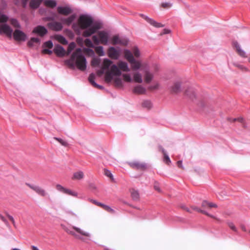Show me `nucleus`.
Instances as JSON below:
<instances>
[{"mask_svg": "<svg viewBox=\"0 0 250 250\" xmlns=\"http://www.w3.org/2000/svg\"><path fill=\"white\" fill-rule=\"evenodd\" d=\"M164 161L165 162V163L167 164H169V163H170L171 161H170L169 157L168 155V154L167 153H165L164 154Z\"/></svg>", "mask_w": 250, "mask_h": 250, "instance_id": "nucleus-47", "label": "nucleus"}, {"mask_svg": "<svg viewBox=\"0 0 250 250\" xmlns=\"http://www.w3.org/2000/svg\"><path fill=\"white\" fill-rule=\"evenodd\" d=\"M139 15L148 23L155 27L159 28L163 27L164 26V25L162 23L157 22L153 19L149 18L147 16H146L143 14H140Z\"/></svg>", "mask_w": 250, "mask_h": 250, "instance_id": "nucleus-8", "label": "nucleus"}, {"mask_svg": "<svg viewBox=\"0 0 250 250\" xmlns=\"http://www.w3.org/2000/svg\"><path fill=\"white\" fill-rule=\"evenodd\" d=\"M56 39L59 42L63 44H67L68 41L66 39V38L62 35H58L56 36Z\"/></svg>", "mask_w": 250, "mask_h": 250, "instance_id": "nucleus-29", "label": "nucleus"}, {"mask_svg": "<svg viewBox=\"0 0 250 250\" xmlns=\"http://www.w3.org/2000/svg\"><path fill=\"white\" fill-rule=\"evenodd\" d=\"M11 24L17 28H21V24L18 20L15 18H12L10 20Z\"/></svg>", "mask_w": 250, "mask_h": 250, "instance_id": "nucleus-35", "label": "nucleus"}, {"mask_svg": "<svg viewBox=\"0 0 250 250\" xmlns=\"http://www.w3.org/2000/svg\"><path fill=\"white\" fill-rule=\"evenodd\" d=\"M14 39L17 41L24 42L27 39V35L20 29H16L13 33Z\"/></svg>", "mask_w": 250, "mask_h": 250, "instance_id": "nucleus-7", "label": "nucleus"}, {"mask_svg": "<svg viewBox=\"0 0 250 250\" xmlns=\"http://www.w3.org/2000/svg\"><path fill=\"white\" fill-rule=\"evenodd\" d=\"M228 226L234 232H235L237 234H238V230L234 224L231 222H228L227 223Z\"/></svg>", "mask_w": 250, "mask_h": 250, "instance_id": "nucleus-40", "label": "nucleus"}, {"mask_svg": "<svg viewBox=\"0 0 250 250\" xmlns=\"http://www.w3.org/2000/svg\"><path fill=\"white\" fill-rule=\"evenodd\" d=\"M121 50L119 47L117 48L113 46H110L107 50V54L109 58L117 60L120 57Z\"/></svg>", "mask_w": 250, "mask_h": 250, "instance_id": "nucleus-6", "label": "nucleus"}, {"mask_svg": "<svg viewBox=\"0 0 250 250\" xmlns=\"http://www.w3.org/2000/svg\"><path fill=\"white\" fill-rule=\"evenodd\" d=\"M87 200L98 206L101 207L102 208L103 206H104L103 203L99 202L96 200L91 199V198H88Z\"/></svg>", "mask_w": 250, "mask_h": 250, "instance_id": "nucleus-39", "label": "nucleus"}, {"mask_svg": "<svg viewBox=\"0 0 250 250\" xmlns=\"http://www.w3.org/2000/svg\"><path fill=\"white\" fill-rule=\"evenodd\" d=\"M170 92L172 94H178L181 91V83L176 81L173 83V85L169 88Z\"/></svg>", "mask_w": 250, "mask_h": 250, "instance_id": "nucleus-15", "label": "nucleus"}, {"mask_svg": "<svg viewBox=\"0 0 250 250\" xmlns=\"http://www.w3.org/2000/svg\"><path fill=\"white\" fill-rule=\"evenodd\" d=\"M122 76L126 82H131L132 81V79L129 74H124Z\"/></svg>", "mask_w": 250, "mask_h": 250, "instance_id": "nucleus-41", "label": "nucleus"}, {"mask_svg": "<svg viewBox=\"0 0 250 250\" xmlns=\"http://www.w3.org/2000/svg\"><path fill=\"white\" fill-rule=\"evenodd\" d=\"M170 32H171L170 30H169L168 29L165 28V29H163L162 33L163 34H167L170 33Z\"/></svg>", "mask_w": 250, "mask_h": 250, "instance_id": "nucleus-63", "label": "nucleus"}, {"mask_svg": "<svg viewBox=\"0 0 250 250\" xmlns=\"http://www.w3.org/2000/svg\"><path fill=\"white\" fill-rule=\"evenodd\" d=\"M133 79L134 81L136 83H142L143 82L142 75L139 72L135 73L134 74Z\"/></svg>", "mask_w": 250, "mask_h": 250, "instance_id": "nucleus-31", "label": "nucleus"}, {"mask_svg": "<svg viewBox=\"0 0 250 250\" xmlns=\"http://www.w3.org/2000/svg\"><path fill=\"white\" fill-rule=\"evenodd\" d=\"M133 92L134 93L143 94L146 93V89L141 85H138L134 87Z\"/></svg>", "mask_w": 250, "mask_h": 250, "instance_id": "nucleus-24", "label": "nucleus"}, {"mask_svg": "<svg viewBox=\"0 0 250 250\" xmlns=\"http://www.w3.org/2000/svg\"><path fill=\"white\" fill-rule=\"evenodd\" d=\"M154 189L156 190H157L158 192H160L161 191V189L159 187V185H158V183H155L154 185Z\"/></svg>", "mask_w": 250, "mask_h": 250, "instance_id": "nucleus-60", "label": "nucleus"}, {"mask_svg": "<svg viewBox=\"0 0 250 250\" xmlns=\"http://www.w3.org/2000/svg\"><path fill=\"white\" fill-rule=\"evenodd\" d=\"M128 43V40L125 39V40H122L121 39V43H120L121 45H127Z\"/></svg>", "mask_w": 250, "mask_h": 250, "instance_id": "nucleus-57", "label": "nucleus"}, {"mask_svg": "<svg viewBox=\"0 0 250 250\" xmlns=\"http://www.w3.org/2000/svg\"><path fill=\"white\" fill-rule=\"evenodd\" d=\"M77 15L75 13L72 14L67 18H62L61 20L62 23L70 25L73 23L74 21L76 20Z\"/></svg>", "mask_w": 250, "mask_h": 250, "instance_id": "nucleus-16", "label": "nucleus"}, {"mask_svg": "<svg viewBox=\"0 0 250 250\" xmlns=\"http://www.w3.org/2000/svg\"><path fill=\"white\" fill-rule=\"evenodd\" d=\"M102 208L104 210H105L106 211H107L108 212H111V213L115 212V210L113 209H112V208H111L110 207H109V206L106 205L104 204V206H103Z\"/></svg>", "mask_w": 250, "mask_h": 250, "instance_id": "nucleus-43", "label": "nucleus"}, {"mask_svg": "<svg viewBox=\"0 0 250 250\" xmlns=\"http://www.w3.org/2000/svg\"><path fill=\"white\" fill-rule=\"evenodd\" d=\"M86 51H87V53L90 56H94L95 53L92 49L88 48L86 49Z\"/></svg>", "mask_w": 250, "mask_h": 250, "instance_id": "nucleus-52", "label": "nucleus"}, {"mask_svg": "<svg viewBox=\"0 0 250 250\" xmlns=\"http://www.w3.org/2000/svg\"><path fill=\"white\" fill-rule=\"evenodd\" d=\"M56 15L54 12H51V15L44 18V20L46 21H54Z\"/></svg>", "mask_w": 250, "mask_h": 250, "instance_id": "nucleus-36", "label": "nucleus"}, {"mask_svg": "<svg viewBox=\"0 0 250 250\" xmlns=\"http://www.w3.org/2000/svg\"><path fill=\"white\" fill-rule=\"evenodd\" d=\"M185 94L192 101L196 99V94L194 89L191 87H189L185 91Z\"/></svg>", "mask_w": 250, "mask_h": 250, "instance_id": "nucleus-19", "label": "nucleus"}, {"mask_svg": "<svg viewBox=\"0 0 250 250\" xmlns=\"http://www.w3.org/2000/svg\"><path fill=\"white\" fill-rule=\"evenodd\" d=\"M100 63V60L98 59H94L92 61V64L93 65H98Z\"/></svg>", "mask_w": 250, "mask_h": 250, "instance_id": "nucleus-53", "label": "nucleus"}, {"mask_svg": "<svg viewBox=\"0 0 250 250\" xmlns=\"http://www.w3.org/2000/svg\"><path fill=\"white\" fill-rule=\"evenodd\" d=\"M80 24H72V28L78 34L82 33L84 37H89L98 30L103 28V22L100 20H95L91 16L81 14L79 17Z\"/></svg>", "mask_w": 250, "mask_h": 250, "instance_id": "nucleus-1", "label": "nucleus"}, {"mask_svg": "<svg viewBox=\"0 0 250 250\" xmlns=\"http://www.w3.org/2000/svg\"><path fill=\"white\" fill-rule=\"evenodd\" d=\"M26 185L38 194L42 196H45L46 195V193L45 190L39 186L29 183H26Z\"/></svg>", "mask_w": 250, "mask_h": 250, "instance_id": "nucleus-13", "label": "nucleus"}, {"mask_svg": "<svg viewBox=\"0 0 250 250\" xmlns=\"http://www.w3.org/2000/svg\"><path fill=\"white\" fill-rule=\"evenodd\" d=\"M96 33V32L95 33ZM98 36L97 35H93L92 37L93 42L96 44H99L100 42L104 45H107L109 43L110 40V34L108 31H97Z\"/></svg>", "mask_w": 250, "mask_h": 250, "instance_id": "nucleus-5", "label": "nucleus"}, {"mask_svg": "<svg viewBox=\"0 0 250 250\" xmlns=\"http://www.w3.org/2000/svg\"><path fill=\"white\" fill-rule=\"evenodd\" d=\"M104 175L108 177H109L110 178V179L113 180L114 179L113 178V174H112V173L111 172V171L109 170H107V169H105L104 170Z\"/></svg>", "mask_w": 250, "mask_h": 250, "instance_id": "nucleus-45", "label": "nucleus"}, {"mask_svg": "<svg viewBox=\"0 0 250 250\" xmlns=\"http://www.w3.org/2000/svg\"><path fill=\"white\" fill-rule=\"evenodd\" d=\"M41 40L39 38L36 37H31L27 42V45L29 47H32L34 43H40Z\"/></svg>", "mask_w": 250, "mask_h": 250, "instance_id": "nucleus-28", "label": "nucleus"}, {"mask_svg": "<svg viewBox=\"0 0 250 250\" xmlns=\"http://www.w3.org/2000/svg\"><path fill=\"white\" fill-rule=\"evenodd\" d=\"M130 166L137 169H144L146 166L145 163H140L138 162H131L130 163Z\"/></svg>", "mask_w": 250, "mask_h": 250, "instance_id": "nucleus-23", "label": "nucleus"}, {"mask_svg": "<svg viewBox=\"0 0 250 250\" xmlns=\"http://www.w3.org/2000/svg\"><path fill=\"white\" fill-rule=\"evenodd\" d=\"M129 62L131 64V68L133 70H138L140 69L142 65L141 62L140 61L136 60L135 58L131 61Z\"/></svg>", "mask_w": 250, "mask_h": 250, "instance_id": "nucleus-22", "label": "nucleus"}, {"mask_svg": "<svg viewBox=\"0 0 250 250\" xmlns=\"http://www.w3.org/2000/svg\"><path fill=\"white\" fill-rule=\"evenodd\" d=\"M47 26L50 29L55 31H61L63 28L62 23L56 21H54L53 22L48 23Z\"/></svg>", "mask_w": 250, "mask_h": 250, "instance_id": "nucleus-12", "label": "nucleus"}, {"mask_svg": "<svg viewBox=\"0 0 250 250\" xmlns=\"http://www.w3.org/2000/svg\"><path fill=\"white\" fill-rule=\"evenodd\" d=\"M56 189L58 191L69 195L74 197H77L78 196L77 192L73 191L68 188H65L60 184H57L56 185Z\"/></svg>", "mask_w": 250, "mask_h": 250, "instance_id": "nucleus-11", "label": "nucleus"}, {"mask_svg": "<svg viewBox=\"0 0 250 250\" xmlns=\"http://www.w3.org/2000/svg\"><path fill=\"white\" fill-rule=\"evenodd\" d=\"M117 66L120 70L122 69L124 72H129L130 71L127 63L125 62L119 61Z\"/></svg>", "mask_w": 250, "mask_h": 250, "instance_id": "nucleus-21", "label": "nucleus"}, {"mask_svg": "<svg viewBox=\"0 0 250 250\" xmlns=\"http://www.w3.org/2000/svg\"><path fill=\"white\" fill-rule=\"evenodd\" d=\"M124 53L125 58L128 61V62L131 61L134 59L133 54L130 50L125 49L124 51Z\"/></svg>", "mask_w": 250, "mask_h": 250, "instance_id": "nucleus-25", "label": "nucleus"}, {"mask_svg": "<svg viewBox=\"0 0 250 250\" xmlns=\"http://www.w3.org/2000/svg\"><path fill=\"white\" fill-rule=\"evenodd\" d=\"M200 212L203 213V214H205V215H207L208 216L211 217L212 218H215V217L213 215L209 214L208 212H207L205 210L201 209V211H200Z\"/></svg>", "mask_w": 250, "mask_h": 250, "instance_id": "nucleus-56", "label": "nucleus"}, {"mask_svg": "<svg viewBox=\"0 0 250 250\" xmlns=\"http://www.w3.org/2000/svg\"><path fill=\"white\" fill-rule=\"evenodd\" d=\"M73 229L76 230L77 232L79 233L80 234L87 236V237H90L91 236V234L89 232H85L82 230L81 229L79 228H78L75 226L73 227Z\"/></svg>", "mask_w": 250, "mask_h": 250, "instance_id": "nucleus-30", "label": "nucleus"}, {"mask_svg": "<svg viewBox=\"0 0 250 250\" xmlns=\"http://www.w3.org/2000/svg\"><path fill=\"white\" fill-rule=\"evenodd\" d=\"M54 53L59 57H63L65 54L64 48L59 44H55L53 49Z\"/></svg>", "mask_w": 250, "mask_h": 250, "instance_id": "nucleus-14", "label": "nucleus"}, {"mask_svg": "<svg viewBox=\"0 0 250 250\" xmlns=\"http://www.w3.org/2000/svg\"><path fill=\"white\" fill-rule=\"evenodd\" d=\"M90 188L94 193H96L97 188L95 185L93 184H91L89 186Z\"/></svg>", "mask_w": 250, "mask_h": 250, "instance_id": "nucleus-51", "label": "nucleus"}, {"mask_svg": "<svg viewBox=\"0 0 250 250\" xmlns=\"http://www.w3.org/2000/svg\"><path fill=\"white\" fill-rule=\"evenodd\" d=\"M102 73H105V79L107 82H110L113 80L116 85L120 86L122 85V81L120 78L122 71L109 59L105 58L104 60V67Z\"/></svg>", "mask_w": 250, "mask_h": 250, "instance_id": "nucleus-2", "label": "nucleus"}, {"mask_svg": "<svg viewBox=\"0 0 250 250\" xmlns=\"http://www.w3.org/2000/svg\"><path fill=\"white\" fill-rule=\"evenodd\" d=\"M67 65L72 69L77 67L84 71L86 68V60L81 48H78L72 54L70 58L65 61Z\"/></svg>", "mask_w": 250, "mask_h": 250, "instance_id": "nucleus-3", "label": "nucleus"}, {"mask_svg": "<svg viewBox=\"0 0 250 250\" xmlns=\"http://www.w3.org/2000/svg\"><path fill=\"white\" fill-rule=\"evenodd\" d=\"M181 208H182L183 209H184L186 210L187 211H188V212H190V213H191V212H191V209H189V208H188V207H186V206H185V205H182V206H181Z\"/></svg>", "mask_w": 250, "mask_h": 250, "instance_id": "nucleus-62", "label": "nucleus"}, {"mask_svg": "<svg viewBox=\"0 0 250 250\" xmlns=\"http://www.w3.org/2000/svg\"><path fill=\"white\" fill-rule=\"evenodd\" d=\"M0 219L1 220L6 224L8 223V221L1 214H0Z\"/></svg>", "mask_w": 250, "mask_h": 250, "instance_id": "nucleus-61", "label": "nucleus"}, {"mask_svg": "<svg viewBox=\"0 0 250 250\" xmlns=\"http://www.w3.org/2000/svg\"><path fill=\"white\" fill-rule=\"evenodd\" d=\"M68 47L70 50H73L76 47V43L74 42H71L69 43Z\"/></svg>", "mask_w": 250, "mask_h": 250, "instance_id": "nucleus-54", "label": "nucleus"}, {"mask_svg": "<svg viewBox=\"0 0 250 250\" xmlns=\"http://www.w3.org/2000/svg\"><path fill=\"white\" fill-rule=\"evenodd\" d=\"M133 56L136 58H138L140 56V52L138 47H135L133 50Z\"/></svg>", "mask_w": 250, "mask_h": 250, "instance_id": "nucleus-46", "label": "nucleus"}, {"mask_svg": "<svg viewBox=\"0 0 250 250\" xmlns=\"http://www.w3.org/2000/svg\"><path fill=\"white\" fill-rule=\"evenodd\" d=\"M142 106L144 107L149 109L152 107V103L149 100H145L143 102Z\"/></svg>", "mask_w": 250, "mask_h": 250, "instance_id": "nucleus-37", "label": "nucleus"}, {"mask_svg": "<svg viewBox=\"0 0 250 250\" xmlns=\"http://www.w3.org/2000/svg\"><path fill=\"white\" fill-rule=\"evenodd\" d=\"M172 4L170 2H163L161 4L162 6L164 8H169L172 6Z\"/></svg>", "mask_w": 250, "mask_h": 250, "instance_id": "nucleus-49", "label": "nucleus"}, {"mask_svg": "<svg viewBox=\"0 0 250 250\" xmlns=\"http://www.w3.org/2000/svg\"><path fill=\"white\" fill-rule=\"evenodd\" d=\"M97 54L100 56H104L105 52L104 50V47L102 46H98L95 48Z\"/></svg>", "mask_w": 250, "mask_h": 250, "instance_id": "nucleus-32", "label": "nucleus"}, {"mask_svg": "<svg viewBox=\"0 0 250 250\" xmlns=\"http://www.w3.org/2000/svg\"><path fill=\"white\" fill-rule=\"evenodd\" d=\"M66 231L68 233H69V234H70L75 236V237H76V238H78L79 239H81V240H83V238L82 237L79 236V235L76 234V233L74 231H73V230H70V229H66Z\"/></svg>", "mask_w": 250, "mask_h": 250, "instance_id": "nucleus-38", "label": "nucleus"}, {"mask_svg": "<svg viewBox=\"0 0 250 250\" xmlns=\"http://www.w3.org/2000/svg\"><path fill=\"white\" fill-rule=\"evenodd\" d=\"M54 139L56 140H57L62 145L66 146L68 145V143L61 138H57V137H54Z\"/></svg>", "mask_w": 250, "mask_h": 250, "instance_id": "nucleus-44", "label": "nucleus"}, {"mask_svg": "<svg viewBox=\"0 0 250 250\" xmlns=\"http://www.w3.org/2000/svg\"><path fill=\"white\" fill-rule=\"evenodd\" d=\"M131 196L132 199L134 201H137L139 199V194L138 191L135 190H132L131 191Z\"/></svg>", "mask_w": 250, "mask_h": 250, "instance_id": "nucleus-34", "label": "nucleus"}, {"mask_svg": "<svg viewBox=\"0 0 250 250\" xmlns=\"http://www.w3.org/2000/svg\"><path fill=\"white\" fill-rule=\"evenodd\" d=\"M233 46L236 48V50L239 55L243 58L246 57V53L245 51L242 50L239 43L237 42H234L233 43Z\"/></svg>", "mask_w": 250, "mask_h": 250, "instance_id": "nucleus-20", "label": "nucleus"}, {"mask_svg": "<svg viewBox=\"0 0 250 250\" xmlns=\"http://www.w3.org/2000/svg\"><path fill=\"white\" fill-rule=\"evenodd\" d=\"M43 2L46 6L52 8L55 7L57 5V2L55 0H44Z\"/></svg>", "mask_w": 250, "mask_h": 250, "instance_id": "nucleus-26", "label": "nucleus"}, {"mask_svg": "<svg viewBox=\"0 0 250 250\" xmlns=\"http://www.w3.org/2000/svg\"><path fill=\"white\" fill-rule=\"evenodd\" d=\"M83 173L81 171L75 172L73 174V178L78 180H81L83 179Z\"/></svg>", "mask_w": 250, "mask_h": 250, "instance_id": "nucleus-33", "label": "nucleus"}, {"mask_svg": "<svg viewBox=\"0 0 250 250\" xmlns=\"http://www.w3.org/2000/svg\"><path fill=\"white\" fill-rule=\"evenodd\" d=\"M233 121H238L240 123H243L244 122V119L242 117H239L237 118L233 119Z\"/></svg>", "mask_w": 250, "mask_h": 250, "instance_id": "nucleus-59", "label": "nucleus"}, {"mask_svg": "<svg viewBox=\"0 0 250 250\" xmlns=\"http://www.w3.org/2000/svg\"><path fill=\"white\" fill-rule=\"evenodd\" d=\"M6 216H7V217L9 219V220L12 222L13 225H15V220H14L13 217L7 213H6Z\"/></svg>", "mask_w": 250, "mask_h": 250, "instance_id": "nucleus-55", "label": "nucleus"}, {"mask_svg": "<svg viewBox=\"0 0 250 250\" xmlns=\"http://www.w3.org/2000/svg\"><path fill=\"white\" fill-rule=\"evenodd\" d=\"M48 32L46 28L43 25H37L34 28L32 33L37 34L41 37L44 36Z\"/></svg>", "mask_w": 250, "mask_h": 250, "instance_id": "nucleus-9", "label": "nucleus"}, {"mask_svg": "<svg viewBox=\"0 0 250 250\" xmlns=\"http://www.w3.org/2000/svg\"><path fill=\"white\" fill-rule=\"evenodd\" d=\"M159 150L160 151H161V152L163 153V154H164L165 153H167L166 150L162 146H159Z\"/></svg>", "mask_w": 250, "mask_h": 250, "instance_id": "nucleus-64", "label": "nucleus"}, {"mask_svg": "<svg viewBox=\"0 0 250 250\" xmlns=\"http://www.w3.org/2000/svg\"><path fill=\"white\" fill-rule=\"evenodd\" d=\"M57 9L59 14L64 16H68L73 12L72 9L68 6H58Z\"/></svg>", "mask_w": 250, "mask_h": 250, "instance_id": "nucleus-10", "label": "nucleus"}, {"mask_svg": "<svg viewBox=\"0 0 250 250\" xmlns=\"http://www.w3.org/2000/svg\"><path fill=\"white\" fill-rule=\"evenodd\" d=\"M111 43L113 45L120 44L121 39L118 35H114L110 39Z\"/></svg>", "mask_w": 250, "mask_h": 250, "instance_id": "nucleus-27", "label": "nucleus"}, {"mask_svg": "<svg viewBox=\"0 0 250 250\" xmlns=\"http://www.w3.org/2000/svg\"><path fill=\"white\" fill-rule=\"evenodd\" d=\"M8 17L0 11V35L4 34L11 38L13 30L7 23Z\"/></svg>", "mask_w": 250, "mask_h": 250, "instance_id": "nucleus-4", "label": "nucleus"}, {"mask_svg": "<svg viewBox=\"0 0 250 250\" xmlns=\"http://www.w3.org/2000/svg\"><path fill=\"white\" fill-rule=\"evenodd\" d=\"M191 209L193 210H195L198 212H200V211H201V209H200V208H199L197 207H195V206L191 207Z\"/></svg>", "mask_w": 250, "mask_h": 250, "instance_id": "nucleus-58", "label": "nucleus"}, {"mask_svg": "<svg viewBox=\"0 0 250 250\" xmlns=\"http://www.w3.org/2000/svg\"><path fill=\"white\" fill-rule=\"evenodd\" d=\"M89 82L95 87L100 89H104V88L103 86L97 83L95 81V75L94 73H91L88 77Z\"/></svg>", "mask_w": 250, "mask_h": 250, "instance_id": "nucleus-18", "label": "nucleus"}, {"mask_svg": "<svg viewBox=\"0 0 250 250\" xmlns=\"http://www.w3.org/2000/svg\"><path fill=\"white\" fill-rule=\"evenodd\" d=\"M85 42L90 47H94V44L92 42V41L89 39L87 38L85 40Z\"/></svg>", "mask_w": 250, "mask_h": 250, "instance_id": "nucleus-48", "label": "nucleus"}, {"mask_svg": "<svg viewBox=\"0 0 250 250\" xmlns=\"http://www.w3.org/2000/svg\"><path fill=\"white\" fill-rule=\"evenodd\" d=\"M44 0H30L29 2V7L31 9L36 10L38 9Z\"/></svg>", "mask_w": 250, "mask_h": 250, "instance_id": "nucleus-17", "label": "nucleus"}, {"mask_svg": "<svg viewBox=\"0 0 250 250\" xmlns=\"http://www.w3.org/2000/svg\"><path fill=\"white\" fill-rule=\"evenodd\" d=\"M153 79V76L150 73H147L146 74V79L147 82H150Z\"/></svg>", "mask_w": 250, "mask_h": 250, "instance_id": "nucleus-50", "label": "nucleus"}, {"mask_svg": "<svg viewBox=\"0 0 250 250\" xmlns=\"http://www.w3.org/2000/svg\"><path fill=\"white\" fill-rule=\"evenodd\" d=\"M43 46L45 47H48L49 48H52L53 46V43L51 40H49L46 42H45L43 43Z\"/></svg>", "mask_w": 250, "mask_h": 250, "instance_id": "nucleus-42", "label": "nucleus"}]
</instances>
